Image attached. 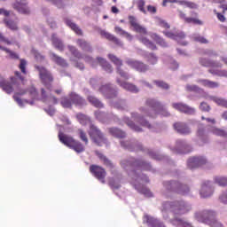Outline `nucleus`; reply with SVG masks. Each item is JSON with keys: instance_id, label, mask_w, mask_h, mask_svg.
<instances>
[{"instance_id": "f257e3e1", "label": "nucleus", "mask_w": 227, "mask_h": 227, "mask_svg": "<svg viewBox=\"0 0 227 227\" xmlns=\"http://www.w3.org/2000/svg\"><path fill=\"white\" fill-rule=\"evenodd\" d=\"M146 106L151 107L150 110L141 107L140 111L145 114V116H149V118H155L157 114H161V116H169V112L166 111L162 104L155 99H147Z\"/></svg>"}, {"instance_id": "f03ea898", "label": "nucleus", "mask_w": 227, "mask_h": 227, "mask_svg": "<svg viewBox=\"0 0 227 227\" xmlns=\"http://www.w3.org/2000/svg\"><path fill=\"white\" fill-rule=\"evenodd\" d=\"M199 63L202 67H207L211 68L208 70V72L209 74H212V75H218V77H227V70L214 69V68H222L223 64H221V62L210 60L205 58H200L199 60Z\"/></svg>"}, {"instance_id": "7ed1b4c3", "label": "nucleus", "mask_w": 227, "mask_h": 227, "mask_svg": "<svg viewBox=\"0 0 227 227\" xmlns=\"http://www.w3.org/2000/svg\"><path fill=\"white\" fill-rule=\"evenodd\" d=\"M59 140L62 145H65V146L76 152V153H82L85 150L84 145L81 142L74 139V137L68 135H65L63 132L59 133Z\"/></svg>"}, {"instance_id": "20e7f679", "label": "nucleus", "mask_w": 227, "mask_h": 227, "mask_svg": "<svg viewBox=\"0 0 227 227\" xmlns=\"http://www.w3.org/2000/svg\"><path fill=\"white\" fill-rule=\"evenodd\" d=\"M173 212L176 215L187 214L189 208L184 201L164 202L162 204V212Z\"/></svg>"}, {"instance_id": "39448f33", "label": "nucleus", "mask_w": 227, "mask_h": 227, "mask_svg": "<svg viewBox=\"0 0 227 227\" xmlns=\"http://www.w3.org/2000/svg\"><path fill=\"white\" fill-rule=\"evenodd\" d=\"M89 136L97 146H102L103 145L107 144V138L104 133L93 124H90V126Z\"/></svg>"}, {"instance_id": "423d86ee", "label": "nucleus", "mask_w": 227, "mask_h": 227, "mask_svg": "<svg viewBox=\"0 0 227 227\" xmlns=\"http://www.w3.org/2000/svg\"><path fill=\"white\" fill-rule=\"evenodd\" d=\"M121 166L124 169H129L127 168H131V169H145V171H150V169H152V165H150V163L140 160H135L134 158H131L129 160H122Z\"/></svg>"}, {"instance_id": "0eeeda50", "label": "nucleus", "mask_w": 227, "mask_h": 227, "mask_svg": "<svg viewBox=\"0 0 227 227\" xmlns=\"http://www.w3.org/2000/svg\"><path fill=\"white\" fill-rule=\"evenodd\" d=\"M197 217L200 221L209 224L211 227H223V224L215 220V212L214 211L205 210L202 213H199Z\"/></svg>"}, {"instance_id": "6e6552de", "label": "nucleus", "mask_w": 227, "mask_h": 227, "mask_svg": "<svg viewBox=\"0 0 227 227\" xmlns=\"http://www.w3.org/2000/svg\"><path fill=\"white\" fill-rule=\"evenodd\" d=\"M164 185L167 191H171V192H176L177 194H184L189 193V186L186 184H183L178 181H167L164 183Z\"/></svg>"}, {"instance_id": "1a4fd4ad", "label": "nucleus", "mask_w": 227, "mask_h": 227, "mask_svg": "<svg viewBox=\"0 0 227 227\" xmlns=\"http://www.w3.org/2000/svg\"><path fill=\"white\" fill-rule=\"evenodd\" d=\"M36 70L39 72V77L43 84L47 88V90H52V82L54 77L47 68L40 66L35 67Z\"/></svg>"}, {"instance_id": "9d476101", "label": "nucleus", "mask_w": 227, "mask_h": 227, "mask_svg": "<svg viewBox=\"0 0 227 227\" xmlns=\"http://www.w3.org/2000/svg\"><path fill=\"white\" fill-rule=\"evenodd\" d=\"M126 65L133 68V70H137V72H139L140 74H145L150 70V66L132 59H128L126 60Z\"/></svg>"}, {"instance_id": "9b49d317", "label": "nucleus", "mask_w": 227, "mask_h": 227, "mask_svg": "<svg viewBox=\"0 0 227 227\" xmlns=\"http://www.w3.org/2000/svg\"><path fill=\"white\" fill-rule=\"evenodd\" d=\"M192 17H187L185 12L179 11V19L184 20L186 24H194L195 26H203V21L198 18V12H191Z\"/></svg>"}, {"instance_id": "f8f14e48", "label": "nucleus", "mask_w": 227, "mask_h": 227, "mask_svg": "<svg viewBox=\"0 0 227 227\" xmlns=\"http://www.w3.org/2000/svg\"><path fill=\"white\" fill-rule=\"evenodd\" d=\"M90 172L94 175V176L98 178V180H100L102 184H106V176L107 175V173L106 172V169H104V168L98 165H90Z\"/></svg>"}, {"instance_id": "ddd939ff", "label": "nucleus", "mask_w": 227, "mask_h": 227, "mask_svg": "<svg viewBox=\"0 0 227 227\" xmlns=\"http://www.w3.org/2000/svg\"><path fill=\"white\" fill-rule=\"evenodd\" d=\"M13 84H15V78H11V82H8L0 75V88L8 95L13 93Z\"/></svg>"}, {"instance_id": "4468645a", "label": "nucleus", "mask_w": 227, "mask_h": 227, "mask_svg": "<svg viewBox=\"0 0 227 227\" xmlns=\"http://www.w3.org/2000/svg\"><path fill=\"white\" fill-rule=\"evenodd\" d=\"M172 107L176 109V111H179V113H184V114H194L196 112L194 108L184 103H173Z\"/></svg>"}, {"instance_id": "2eb2a0df", "label": "nucleus", "mask_w": 227, "mask_h": 227, "mask_svg": "<svg viewBox=\"0 0 227 227\" xmlns=\"http://www.w3.org/2000/svg\"><path fill=\"white\" fill-rule=\"evenodd\" d=\"M207 164V160L204 157H192L188 160V168L190 169H196L200 166Z\"/></svg>"}, {"instance_id": "dca6fc26", "label": "nucleus", "mask_w": 227, "mask_h": 227, "mask_svg": "<svg viewBox=\"0 0 227 227\" xmlns=\"http://www.w3.org/2000/svg\"><path fill=\"white\" fill-rule=\"evenodd\" d=\"M129 20L130 26L134 28V31L136 33H139L140 35H147L146 28L143 26H141L139 23H137V20L134 16H129Z\"/></svg>"}, {"instance_id": "f3484780", "label": "nucleus", "mask_w": 227, "mask_h": 227, "mask_svg": "<svg viewBox=\"0 0 227 227\" xmlns=\"http://www.w3.org/2000/svg\"><path fill=\"white\" fill-rule=\"evenodd\" d=\"M14 10H17L20 13H23V15H29L31 13V11L29 10V7H27V4L26 1L24 2H16L13 4Z\"/></svg>"}, {"instance_id": "a211bd4d", "label": "nucleus", "mask_w": 227, "mask_h": 227, "mask_svg": "<svg viewBox=\"0 0 227 227\" xmlns=\"http://www.w3.org/2000/svg\"><path fill=\"white\" fill-rule=\"evenodd\" d=\"M173 127L178 134H184V136L191 134V129H189V126L185 122H175Z\"/></svg>"}, {"instance_id": "6ab92c4d", "label": "nucleus", "mask_w": 227, "mask_h": 227, "mask_svg": "<svg viewBox=\"0 0 227 227\" xmlns=\"http://www.w3.org/2000/svg\"><path fill=\"white\" fill-rule=\"evenodd\" d=\"M101 36H105L106 40H109V42H114L115 45H118L119 47H123V43L118 39V37L114 36L113 34H110L109 32H106V30L100 31Z\"/></svg>"}, {"instance_id": "aec40b11", "label": "nucleus", "mask_w": 227, "mask_h": 227, "mask_svg": "<svg viewBox=\"0 0 227 227\" xmlns=\"http://www.w3.org/2000/svg\"><path fill=\"white\" fill-rule=\"evenodd\" d=\"M99 91L106 95V98H114L116 97V90L111 88V85H103L100 87Z\"/></svg>"}, {"instance_id": "412c9836", "label": "nucleus", "mask_w": 227, "mask_h": 227, "mask_svg": "<svg viewBox=\"0 0 227 227\" xmlns=\"http://www.w3.org/2000/svg\"><path fill=\"white\" fill-rule=\"evenodd\" d=\"M69 98L74 106H86V99L82 98V97L79 96L77 93L71 92Z\"/></svg>"}, {"instance_id": "4be33fe9", "label": "nucleus", "mask_w": 227, "mask_h": 227, "mask_svg": "<svg viewBox=\"0 0 227 227\" xmlns=\"http://www.w3.org/2000/svg\"><path fill=\"white\" fill-rule=\"evenodd\" d=\"M210 182L204 183L202 184L201 190H200V196L202 198H210V195L213 194L214 191L212 190V187L209 186Z\"/></svg>"}, {"instance_id": "5701e85b", "label": "nucleus", "mask_w": 227, "mask_h": 227, "mask_svg": "<svg viewBox=\"0 0 227 227\" xmlns=\"http://www.w3.org/2000/svg\"><path fill=\"white\" fill-rule=\"evenodd\" d=\"M197 82L202 86H205V88H210L211 90H214V88H219V82H212L207 79H199Z\"/></svg>"}, {"instance_id": "b1692460", "label": "nucleus", "mask_w": 227, "mask_h": 227, "mask_svg": "<svg viewBox=\"0 0 227 227\" xmlns=\"http://www.w3.org/2000/svg\"><path fill=\"white\" fill-rule=\"evenodd\" d=\"M97 60L98 61L100 67H102L103 70L107 72V74H111L113 72V66L107 60L101 57H98Z\"/></svg>"}, {"instance_id": "393cba45", "label": "nucleus", "mask_w": 227, "mask_h": 227, "mask_svg": "<svg viewBox=\"0 0 227 227\" xmlns=\"http://www.w3.org/2000/svg\"><path fill=\"white\" fill-rule=\"evenodd\" d=\"M117 83L120 84L121 88H123L124 90H127L128 91H133V93H137V91H139L137 87H136V85L132 83L125 82H121L120 79H117Z\"/></svg>"}, {"instance_id": "a878e982", "label": "nucleus", "mask_w": 227, "mask_h": 227, "mask_svg": "<svg viewBox=\"0 0 227 227\" xmlns=\"http://www.w3.org/2000/svg\"><path fill=\"white\" fill-rule=\"evenodd\" d=\"M66 24L75 33V35H78V36H82V29L77 26V24L74 23L72 20L67 19Z\"/></svg>"}, {"instance_id": "bb28decb", "label": "nucleus", "mask_w": 227, "mask_h": 227, "mask_svg": "<svg viewBox=\"0 0 227 227\" xmlns=\"http://www.w3.org/2000/svg\"><path fill=\"white\" fill-rule=\"evenodd\" d=\"M132 118L134 121H137V123H140L142 127H147V129H152V125L150 124V122L141 117V115L137 114H132Z\"/></svg>"}, {"instance_id": "cd10ccee", "label": "nucleus", "mask_w": 227, "mask_h": 227, "mask_svg": "<svg viewBox=\"0 0 227 227\" xmlns=\"http://www.w3.org/2000/svg\"><path fill=\"white\" fill-rule=\"evenodd\" d=\"M51 59L52 61H54V63L59 65V67H68V63H67V60L58 56L56 53H51Z\"/></svg>"}, {"instance_id": "c85d7f7f", "label": "nucleus", "mask_w": 227, "mask_h": 227, "mask_svg": "<svg viewBox=\"0 0 227 227\" xmlns=\"http://www.w3.org/2000/svg\"><path fill=\"white\" fill-rule=\"evenodd\" d=\"M108 132L111 134V136H114V137H118L119 139H123V137L127 136L124 131L119 129L118 128H110Z\"/></svg>"}, {"instance_id": "c756f323", "label": "nucleus", "mask_w": 227, "mask_h": 227, "mask_svg": "<svg viewBox=\"0 0 227 227\" xmlns=\"http://www.w3.org/2000/svg\"><path fill=\"white\" fill-rule=\"evenodd\" d=\"M76 43L82 51H84V52H91V45H90L84 39L76 40Z\"/></svg>"}, {"instance_id": "7c9ffc66", "label": "nucleus", "mask_w": 227, "mask_h": 227, "mask_svg": "<svg viewBox=\"0 0 227 227\" xmlns=\"http://www.w3.org/2000/svg\"><path fill=\"white\" fill-rule=\"evenodd\" d=\"M170 223L174 224V226H177V227H192L191 223L177 217H175L174 219H172Z\"/></svg>"}, {"instance_id": "2f4dec72", "label": "nucleus", "mask_w": 227, "mask_h": 227, "mask_svg": "<svg viewBox=\"0 0 227 227\" xmlns=\"http://www.w3.org/2000/svg\"><path fill=\"white\" fill-rule=\"evenodd\" d=\"M51 42L53 43L54 48L58 49V51H63L65 50V45L63 44V42H61V40L56 37V35H52Z\"/></svg>"}, {"instance_id": "473e14b6", "label": "nucleus", "mask_w": 227, "mask_h": 227, "mask_svg": "<svg viewBox=\"0 0 227 227\" xmlns=\"http://www.w3.org/2000/svg\"><path fill=\"white\" fill-rule=\"evenodd\" d=\"M87 100L94 107H98L99 109L104 107V104H102V102L100 100H98V98H95V96H88Z\"/></svg>"}, {"instance_id": "72a5a7b5", "label": "nucleus", "mask_w": 227, "mask_h": 227, "mask_svg": "<svg viewBox=\"0 0 227 227\" xmlns=\"http://www.w3.org/2000/svg\"><path fill=\"white\" fill-rule=\"evenodd\" d=\"M107 57L108 59H110V61L115 65L116 68L123 67V60H121V59L118 58L116 55L110 53Z\"/></svg>"}, {"instance_id": "f704fd0d", "label": "nucleus", "mask_w": 227, "mask_h": 227, "mask_svg": "<svg viewBox=\"0 0 227 227\" xmlns=\"http://www.w3.org/2000/svg\"><path fill=\"white\" fill-rule=\"evenodd\" d=\"M76 118L81 125H88V123H91V119L84 114H77Z\"/></svg>"}, {"instance_id": "c9c22d12", "label": "nucleus", "mask_w": 227, "mask_h": 227, "mask_svg": "<svg viewBox=\"0 0 227 227\" xmlns=\"http://www.w3.org/2000/svg\"><path fill=\"white\" fill-rule=\"evenodd\" d=\"M139 42H141V43H144V45H145V47H148V49H151V51H155L157 49L155 43H152V41H150L146 37H140Z\"/></svg>"}, {"instance_id": "e433bc0d", "label": "nucleus", "mask_w": 227, "mask_h": 227, "mask_svg": "<svg viewBox=\"0 0 227 227\" xmlns=\"http://www.w3.org/2000/svg\"><path fill=\"white\" fill-rule=\"evenodd\" d=\"M184 38H185V33L182 31L176 32L174 40H176V42H178L180 45H187V42L185 41L182 42V40H184Z\"/></svg>"}, {"instance_id": "4c0bfd02", "label": "nucleus", "mask_w": 227, "mask_h": 227, "mask_svg": "<svg viewBox=\"0 0 227 227\" xmlns=\"http://www.w3.org/2000/svg\"><path fill=\"white\" fill-rule=\"evenodd\" d=\"M4 22L6 27H9V29H12V31H17V29H19V27H17V23H15V21L12 20H9L8 18H5L4 20Z\"/></svg>"}, {"instance_id": "58836bf2", "label": "nucleus", "mask_w": 227, "mask_h": 227, "mask_svg": "<svg viewBox=\"0 0 227 227\" xmlns=\"http://www.w3.org/2000/svg\"><path fill=\"white\" fill-rule=\"evenodd\" d=\"M151 37L153 38V40H154V42H156V43H158V45H161V47H168V43H166V41L159 36V35L153 34Z\"/></svg>"}, {"instance_id": "ea45409f", "label": "nucleus", "mask_w": 227, "mask_h": 227, "mask_svg": "<svg viewBox=\"0 0 227 227\" xmlns=\"http://www.w3.org/2000/svg\"><path fill=\"white\" fill-rule=\"evenodd\" d=\"M95 154L102 160V162L105 164V166H113V163H111V160L106 157L103 153H101L98 151H95Z\"/></svg>"}, {"instance_id": "a19ab883", "label": "nucleus", "mask_w": 227, "mask_h": 227, "mask_svg": "<svg viewBox=\"0 0 227 227\" xmlns=\"http://www.w3.org/2000/svg\"><path fill=\"white\" fill-rule=\"evenodd\" d=\"M25 93H29L31 98H38V91L36 90V88H35L34 86L28 88L27 91L21 92L19 95H25Z\"/></svg>"}, {"instance_id": "79ce46f5", "label": "nucleus", "mask_w": 227, "mask_h": 227, "mask_svg": "<svg viewBox=\"0 0 227 227\" xmlns=\"http://www.w3.org/2000/svg\"><path fill=\"white\" fill-rule=\"evenodd\" d=\"M182 6H186L187 8H190L191 10H198V5L194 2H189L185 0H182L178 2Z\"/></svg>"}, {"instance_id": "37998d69", "label": "nucleus", "mask_w": 227, "mask_h": 227, "mask_svg": "<svg viewBox=\"0 0 227 227\" xmlns=\"http://www.w3.org/2000/svg\"><path fill=\"white\" fill-rule=\"evenodd\" d=\"M69 49V52H71V54L73 56H74V58H77L78 59H82V54L81 53V51H79V50H77V48H75V46H68Z\"/></svg>"}, {"instance_id": "c03bdc74", "label": "nucleus", "mask_w": 227, "mask_h": 227, "mask_svg": "<svg viewBox=\"0 0 227 227\" xmlns=\"http://www.w3.org/2000/svg\"><path fill=\"white\" fill-rule=\"evenodd\" d=\"M114 31L117 33V35H121V36H125L126 38H129V40H132V35H130V34L123 30L121 27H115Z\"/></svg>"}, {"instance_id": "a18cd8bd", "label": "nucleus", "mask_w": 227, "mask_h": 227, "mask_svg": "<svg viewBox=\"0 0 227 227\" xmlns=\"http://www.w3.org/2000/svg\"><path fill=\"white\" fill-rule=\"evenodd\" d=\"M0 50L9 54L11 59H19V55L15 51H12L10 49L1 45H0Z\"/></svg>"}, {"instance_id": "49530a36", "label": "nucleus", "mask_w": 227, "mask_h": 227, "mask_svg": "<svg viewBox=\"0 0 227 227\" xmlns=\"http://www.w3.org/2000/svg\"><path fill=\"white\" fill-rule=\"evenodd\" d=\"M78 134L81 141L84 143V145H88L90 140L88 139V135L82 129H78Z\"/></svg>"}, {"instance_id": "de8ad7c7", "label": "nucleus", "mask_w": 227, "mask_h": 227, "mask_svg": "<svg viewBox=\"0 0 227 227\" xmlns=\"http://www.w3.org/2000/svg\"><path fill=\"white\" fill-rule=\"evenodd\" d=\"M215 184H218L221 187L227 185V177L216 176L215 177Z\"/></svg>"}, {"instance_id": "09e8293b", "label": "nucleus", "mask_w": 227, "mask_h": 227, "mask_svg": "<svg viewBox=\"0 0 227 227\" xmlns=\"http://www.w3.org/2000/svg\"><path fill=\"white\" fill-rule=\"evenodd\" d=\"M62 107H65L67 109L72 107V99H68V98H62L60 102Z\"/></svg>"}, {"instance_id": "8fccbe9b", "label": "nucleus", "mask_w": 227, "mask_h": 227, "mask_svg": "<svg viewBox=\"0 0 227 227\" xmlns=\"http://www.w3.org/2000/svg\"><path fill=\"white\" fill-rule=\"evenodd\" d=\"M153 82L154 84H156V86H158V88H161L162 90H169V84H168L164 81L154 80Z\"/></svg>"}, {"instance_id": "3c124183", "label": "nucleus", "mask_w": 227, "mask_h": 227, "mask_svg": "<svg viewBox=\"0 0 227 227\" xmlns=\"http://www.w3.org/2000/svg\"><path fill=\"white\" fill-rule=\"evenodd\" d=\"M116 71L117 74H119V75L122 77V79H125V81H129V73L123 71V69H121V67H116Z\"/></svg>"}, {"instance_id": "603ef678", "label": "nucleus", "mask_w": 227, "mask_h": 227, "mask_svg": "<svg viewBox=\"0 0 227 227\" xmlns=\"http://www.w3.org/2000/svg\"><path fill=\"white\" fill-rule=\"evenodd\" d=\"M49 3H52V4H55V6L59 8H63L67 3V0H46Z\"/></svg>"}, {"instance_id": "864d4df0", "label": "nucleus", "mask_w": 227, "mask_h": 227, "mask_svg": "<svg viewBox=\"0 0 227 227\" xmlns=\"http://www.w3.org/2000/svg\"><path fill=\"white\" fill-rule=\"evenodd\" d=\"M145 0H138L137 2V6L138 10L140 12H142V13L146 14V10L145 9Z\"/></svg>"}, {"instance_id": "5fc2aeb1", "label": "nucleus", "mask_w": 227, "mask_h": 227, "mask_svg": "<svg viewBox=\"0 0 227 227\" xmlns=\"http://www.w3.org/2000/svg\"><path fill=\"white\" fill-rule=\"evenodd\" d=\"M127 125L132 129V130H135V132H141L143 130L140 127L136 126L132 121H128Z\"/></svg>"}, {"instance_id": "6e6d98bb", "label": "nucleus", "mask_w": 227, "mask_h": 227, "mask_svg": "<svg viewBox=\"0 0 227 227\" xmlns=\"http://www.w3.org/2000/svg\"><path fill=\"white\" fill-rule=\"evenodd\" d=\"M114 107L116 109H120L121 111H123V109H125V107H127V104L125 103L124 100H121L118 103L114 104Z\"/></svg>"}, {"instance_id": "4d7b16f0", "label": "nucleus", "mask_w": 227, "mask_h": 227, "mask_svg": "<svg viewBox=\"0 0 227 227\" xmlns=\"http://www.w3.org/2000/svg\"><path fill=\"white\" fill-rule=\"evenodd\" d=\"M158 26H160V27H164L165 29H169V27H171V26H169L168 23L166 22V20L161 19L158 20Z\"/></svg>"}, {"instance_id": "13d9d810", "label": "nucleus", "mask_w": 227, "mask_h": 227, "mask_svg": "<svg viewBox=\"0 0 227 227\" xmlns=\"http://www.w3.org/2000/svg\"><path fill=\"white\" fill-rule=\"evenodd\" d=\"M157 57L153 53H151L148 58V63H150V65H157Z\"/></svg>"}, {"instance_id": "bf43d9fd", "label": "nucleus", "mask_w": 227, "mask_h": 227, "mask_svg": "<svg viewBox=\"0 0 227 227\" xmlns=\"http://www.w3.org/2000/svg\"><path fill=\"white\" fill-rule=\"evenodd\" d=\"M214 13L216 15L218 20H220V22H226V17H224V13H221V12H217V10H214Z\"/></svg>"}, {"instance_id": "052dcab7", "label": "nucleus", "mask_w": 227, "mask_h": 227, "mask_svg": "<svg viewBox=\"0 0 227 227\" xmlns=\"http://www.w3.org/2000/svg\"><path fill=\"white\" fill-rule=\"evenodd\" d=\"M26 65H27V62L25 59H20L19 68H20V70H21L22 74H27Z\"/></svg>"}, {"instance_id": "680f3d73", "label": "nucleus", "mask_w": 227, "mask_h": 227, "mask_svg": "<svg viewBox=\"0 0 227 227\" xmlns=\"http://www.w3.org/2000/svg\"><path fill=\"white\" fill-rule=\"evenodd\" d=\"M186 90L187 91H193V92H198L200 91V87L198 85H186Z\"/></svg>"}, {"instance_id": "e2e57ef3", "label": "nucleus", "mask_w": 227, "mask_h": 227, "mask_svg": "<svg viewBox=\"0 0 227 227\" xmlns=\"http://www.w3.org/2000/svg\"><path fill=\"white\" fill-rule=\"evenodd\" d=\"M194 41L199 42V43H208V40L201 35L195 36Z\"/></svg>"}, {"instance_id": "0e129e2a", "label": "nucleus", "mask_w": 227, "mask_h": 227, "mask_svg": "<svg viewBox=\"0 0 227 227\" xmlns=\"http://www.w3.org/2000/svg\"><path fill=\"white\" fill-rule=\"evenodd\" d=\"M200 109L205 113H208V111H210V106L205 102H202L200 103Z\"/></svg>"}, {"instance_id": "69168bd1", "label": "nucleus", "mask_w": 227, "mask_h": 227, "mask_svg": "<svg viewBox=\"0 0 227 227\" xmlns=\"http://www.w3.org/2000/svg\"><path fill=\"white\" fill-rule=\"evenodd\" d=\"M214 134H215V136H221L222 137H227V133L223 129H215Z\"/></svg>"}, {"instance_id": "338daca9", "label": "nucleus", "mask_w": 227, "mask_h": 227, "mask_svg": "<svg viewBox=\"0 0 227 227\" xmlns=\"http://www.w3.org/2000/svg\"><path fill=\"white\" fill-rule=\"evenodd\" d=\"M95 116L99 121H104V116H106V114L100 111H97L95 112Z\"/></svg>"}, {"instance_id": "774afa93", "label": "nucleus", "mask_w": 227, "mask_h": 227, "mask_svg": "<svg viewBox=\"0 0 227 227\" xmlns=\"http://www.w3.org/2000/svg\"><path fill=\"white\" fill-rule=\"evenodd\" d=\"M140 192L142 194H145V196H148V198H152L153 194H152V192H150L148 189L146 188H143Z\"/></svg>"}]
</instances>
